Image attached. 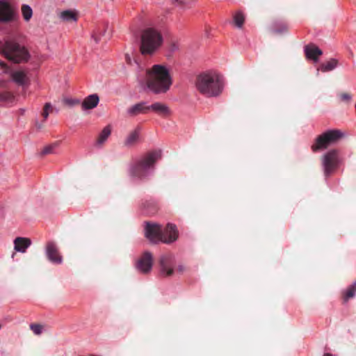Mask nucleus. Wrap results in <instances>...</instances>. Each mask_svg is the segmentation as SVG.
I'll return each mask as SVG.
<instances>
[{"label": "nucleus", "mask_w": 356, "mask_h": 356, "mask_svg": "<svg viewBox=\"0 0 356 356\" xmlns=\"http://www.w3.org/2000/svg\"><path fill=\"white\" fill-rule=\"evenodd\" d=\"M46 252L48 259L53 263L60 264L62 262V257L58 252L56 245L53 241L47 243Z\"/></svg>", "instance_id": "12"}, {"label": "nucleus", "mask_w": 356, "mask_h": 356, "mask_svg": "<svg viewBox=\"0 0 356 356\" xmlns=\"http://www.w3.org/2000/svg\"><path fill=\"white\" fill-rule=\"evenodd\" d=\"M30 329L35 335H40L43 332L44 326L38 323H31Z\"/></svg>", "instance_id": "26"}, {"label": "nucleus", "mask_w": 356, "mask_h": 356, "mask_svg": "<svg viewBox=\"0 0 356 356\" xmlns=\"http://www.w3.org/2000/svg\"><path fill=\"white\" fill-rule=\"evenodd\" d=\"M305 53L307 58L317 61L322 55V51L315 44H309L305 47Z\"/></svg>", "instance_id": "13"}, {"label": "nucleus", "mask_w": 356, "mask_h": 356, "mask_svg": "<svg viewBox=\"0 0 356 356\" xmlns=\"http://www.w3.org/2000/svg\"><path fill=\"white\" fill-rule=\"evenodd\" d=\"M92 37H93L95 42L97 43L99 42V38L98 37L95 36V35H93Z\"/></svg>", "instance_id": "35"}, {"label": "nucleus", "mask_w": 356, "mask_h": 356, "mask_svg": "<svg viewBox=\"0 0 356 356\" xmlns=\"http://www.w3.org/2000/svg\"><path fill=\"white\" fill-rule=\"evenodd\" d=\"M338 61L336 59L332 58L325 63L321 65L320 68L322 72H328L334 70L337 65Z\"/></svg>", "instance_id": "21"}, {"label": "nucleus", "mask_w": 356, "mask_h": 356, "mask_svg": "<svg viewBox=\"0 0 356 356\" xmlns=\"http://www.w3.org/2000/svg\"><path fill=\"white\" fill-rule=\"evenodd\" d=\"M175 264V258L172 254H166L162 255L159 259L161 275L165 277H170L173 275L174 272L182 274L186 270V267L184 265L179 264L176 268H174Z\"/></svg>", "instance_id": "8"}, {"label": "nucleus", "mask_w": 356, "mask_h": 356, "mask_svg": "<svg viewBox=\"0 0 356 356\" xmlns=\"http://www.w3.org/2000/svg\"><path fill=\"white\" fill-rule=\"evenodd\" d=\"M60 18L64 21L73 22L76 21V16L74 13L71 10H65L60 13Z\"/></svg>", "instance_id": "22"}, {"label": "nucleus", "mask_w": 356, "mask_h": 356, "mask_svg": "<svg viewBox=\"0 0 356 356\" xmlns=\"http://www.w3.org/2000/svg\"><path fill=\"white\" fill-rule=\"evenodd\" d=\"M58 145L59 143L56 142L44 147L40 152L41 155L44 156L53 153L54 150L58 146Z\"/></svg>", "instance_id": "25"}, {"label": "nucleus", "mask_w": 356, "mask_h": 356, "mask_svg": "<svg viewBox=\"0 0 356 356\" xmlns=\"http://www.w3.org/2000/svg\"><path fill=\"white\" fill-rule=\"evenodd\" d=\"M21 10L24 20L26 22L29 21L33 15V10L28 5L24 4L22 5Z\"/></svg>", "instance_id": "23"}, {"label": "nucleus", "mask_w": 356, "mask_h": 356, "mask_svg": "<svg viewBox=\"0 0 356 356\" xmlns=\"http://www.w3.org/2000/svg\"><path fill=\"white\" fill-rule=\"evenodd\" d=\"M145 236L152 243L163 242L169 244L178 238V231L176 226L171 223H168L165 229H163L159 224L147 222Z\"/></svg>", "instance_id": "2"}, {"label": "nucleus", "mask_w": 356, "mask_h": 356, "mask_svg": "<svg viewBox=\"0 0 356 356\" xmlns=\"http://www.w3.org/2000/svg\"><path fill=\"white\" fill-rule=\"evenodd\" d=\"M146 83L147 88L154 93H165L170 89L172 80L165 67L154 65L147 70Z\"/></svg>", "instance_id": "1"}, {"label": "nucleus", "mask_w": 356, "mask_h": 356, "mask_svg": "<svg viewBox=\"0 0 356 356\" xmlns=\"http://www.w3.org/2000/svg\"><path fill=\"white\" fill-rule=\"evenodd\" d=\"M63 103L65 105L69 107H73L74 106L80 104V101L77 99L65 98L63 99Z\"/></svg>", "instance_id": "28"}, {"label": "nucleus", "mask_w": 356, "mask_h": 356, "mask_svg": "<svg viewBox=\"0 0 356 356\" xmlns=\"http://www.w3.org/2000/svg\"><path fill=\"white\" fill-rule=\"evenodd\" d=\"M153 265L152 254L148 251L143 252L136 262V270L143 274L149 273Z\"/></svg>", "instance_id": "10"}, {"label": "nucleus", "mask_w": 356, "mask_h": 356, "mask_svg": "<svg viewBox=\"0 0 356 356\" xmlns=\"http://www.w3.org/2000/svg\"><path fill=\"white\" fill-rule=\"evenodd\" d=\"M197 90L206 97H216L222 90L220 76L216 73L203 72L197 76L195 81Z\"/></svg>", "instance_id": "3"}, {"label": "nucleus", "mask_w": 356, "mask_h": 356, "mask_svg": "<svg viewBox=\"0 0 356 356\" xmlns=\"http://www.w3.org/2000/svg\"><path fill=\"white\" fill-rule=\"evenodd\" d=\"M356 291H346L342 294V299L343 302H348L350 299L353 298L356 295Z\"/></svg>", "instance_id": "29"}, {"label": "nucleus", "mask_w": 356, "mask_h": 356, "mask_svg": "<svg viewBox=\"0 0 356 356\" xmlns=\"http://www.w3.org/2000/svg\"><path fill=\"white\" fill-rule=\"evenodd\" d=\"M161 156V151H153L136 160L130 168V175L140 179H145Z\"/></svg>", "instance_id": "5"}, {"label": "nucleus", "mask_w": 356, "mask_h": 356, "mask_svg": "<svg viewBox=\"0 0 356 356\" xmlns=\"http://www.w3.org/2000/svg\"><path fill=\"white\" fill-rule=\"evenodd\" d=\"M13 19L14 11L10 5L3 0H0V22H9Z\"/></svg>", "instance_id": "11"}, {"label": "nucleus", "mask_w": 356, "mask_h": 356, "mask_svg": "<svg viewBox=\"0 0 356 356\" xmlns=\"http://www.w3.org/2000/svg\"><path fill=\"white\" fill-rule=\"evenodd\" d=\"M179 4H184L186 3V0H177Z\"/></svg>", "instance_id": "34"}, {"label": "nucleus", "mask_w": 356, "mask_h": 356, "mask_svg": "<svg viewBox=\"0 0 356 356\" xmlns=\"http://www.w3.org/2000/svg\"><path fill=\"white\" fill-rule=\"evenodd\" d=\"M338 152L332 149L327 152L322 158L324 174L328 177L337 167L339 158Z\"/></svg>", "instance_id": "9"}, {"label": "nucleus", "mask_w": 356, "mask_h": 356, "mask_svg": "<svg viewBox=\"0 0 356 356\" xmlns=\"http://www.w3.org/2000/svg\"><path fill=\"white\" fill-rule=\"evenodd\" d=\"M1 49L4 56L15 63H26L30 58L28 50L13 40H6Z\"/></svg>", "instance_id": "6"}, {"label": "nucleus", "mask_w": 356, "mask_h": 356, "mask_svg": "<svg viewBox=\"0 0 356 356\" xmlns=\"http://www.w3.org/2000/svg\"><path fill=\"white\" fill-rule=\"evenodd\" d=\"M273 32H274L275 33H279V31H277V30L273 31Z\"/></svg>", "instance_id": "37"}, {"label": "nucleus", "mask_w": 356, "mask_h": 356, "mask_svg": "<svg viewBox=\"0 0 356 356\" xmlns=\"http://www.w3.org/2000/svg\"><path fill=\"white\" fill-rule=\"evenodd\" d=\"M139 138V129H136L129 133L124 140V145L127 147H132L136 145Z\"/></svg>", "instance_id": "20"}, {"label": "nucleus", "mask_w": 356, "mask_h": 356, "mask_svg": "<svg viewBox=\"0 0 356 356\" xmlns=\"http://www.w3.org/2000/svg\"><path fill=\"white\" fill-rule=\"evenodd\" d=\"M99 101V99L97 95H90L84 99L81 103V107L83 110L92 109L97 106Z\"/></svg>", "instance_id": "18"}, {"label": "nucleus", "mask_w": 356, "mask_h": 356, "mask_svg": "<svg viewBox=\"0 0 356 356\" xmlns=\"http://www.w3.org/2000/svg\"><path fill=\"white\" fill-rule=\"evenodd\" d=\"M234 23L238 27H241L244 22V16L243 15L238 12L236 13L234 17Z\"/></svg>", "instance_id": "27"}, {"label": "nucleus", "mask_w": 356, "mask_h": 356, "mask_svg": "<svg viewBox=\"0 0 356 356\" xmlns=\"http://www.w3.org/2000/svg\"><path fill=\"white\" fill-rule=\"evenodd\" d=\"M31 244V241L28 238L17 237L14 241L15 250L17 252H25Z\"/></svg>", "instance_id": "17"}, {"label": "nucleus", "mask_w": 356, "mask_h": 356, "mask_svg": "<svg viewBox=\"0 0 356 356\" xmlns=\"http://www.w3.org/2000/svg\"><path fill=\"white\" fill-rule=\"evenodd\" d=\"M51 104L50 103H46L44 106L43 111H42V115L43 116L44 120H46L48 118L49 113V110L51 109Z\"/></svg>", "instance_id": "31"}, {"label": "nucleus", "mask_w": 356, "mask_h": 356, "mask_svg": "<svg viewBox=\"0 0 356 356\" xmlns=\"http://www.w3.org/2000/svg\"><path fill=\"white\" fill-rule=\"evenodd\" d=\"M149 110H152L163 118L169 116L171 113L169 107L161 102H155L150 105Z\"/></svg>", "instance_id": "14"}, {"label": "nucleus", "mask_w": 356, "mask_h": 356, "mask_svg": "<svg viewBox=\"0 0 356 356\" xmlns=\"http://www.w3.org/2000/svg\"><path fill=\"white\" fill-rule=\"evenodd\" d=\"M347 289H356V280Z\"/></svg>", "instance_id": "32"}, {"label": "nucleus", "mask_w": 356, "mask_h": 356, "mask_svg": "<svg viewBox=\"0 0 356 356\" xmlns=\"http://www.w3.org/2000/svg\"><path fill=\"white\" fill-rule=\"evenodd\" d=\"M323 356H333L331 353H325Z\"/></svg>", "instance_id": "36"}, {"label": "nucleus", "mask_w": 356, "mask_h": 356, "mask_svg": "<svg viewBox=\"0 0 356 356\" xmlns=\"http://www.w3.org/2000/svg\"><path fill=\"white\" fill-rule=\"evenodd\" d=\"M14 95L10 92H0V102L4 103H11L14 100Z\"/></svg>", "instance_id": "24"}, {"label": "nucleus", "mask_w": 356, "mask_h": 356, "mask_svg": "<svg viewBox=\"0 0 356 356\" xmlns=\"http://www.w3.org/2000/svg\"><path fill=\"white\" fill-rule=\"evenodd\" d=\"M161 32L154 28H147L140 34V51L143 55H152L163 44Z\"/></svg>", "instance_id": "4"}, {"label": "nucleus", "mask_w": 356, "mask_h": 356, "mask_svg": "<svg viewBox=\"0 0 356 356\" xmlns=\"http://www.w3.org/2000/svg\"><path fill=\"white\" fill-rule=\"evenodd\" d=\"M149 111V106H147L145 102H140L131 106L128 109V113L131 116H135L140 113H147Z\"/></svg>", "instance_id": "16"}, {"label": "nucleus", "mask_w": 356, "mask_h": 356, "mask_svg": "<svg viewBox=\"0 0 356 356\" xmlns=\"http://www.w3.org/2000/svg\"><path fill=\"white\" fill-rule=\"evenodd\" d=\"M11 78L15 83L21 86H25L29 82V79L26 74L22 70H17L12 72Z\"/></svg>", "instance_id": "15"}, {"label": "nucleus", "mask_w": 356, "mask_h": 356, "mask_svg": "<svg viewBox=\"0 0 356 356\" xmlns=\"http://www.w3.org/2000/svg\"><path fill=\"white\" fill-rule=\"evenodd\" d=\"M126 60H127V63L131 64V58L127 54L126 55Z\"/></svg>", "instance_id": "33"}, {"label": "nucleus", "mask_w": 356, "mask_h": 356, "mask_svg": "<svg viewBox=\"0 0 356 356\" xmlns=\"http://www.w3.org/2000/svg\"><path fill=\"white\" fill-rule=\"evenodd\" d=\"M112 131V127L111 124L106 125L99 133L96 140V145L102 147L111 136Z\"/></svg>", "instance_id": "19"}, {"label": "nucleus", "mask_w": 356, "mask_h": 356, "mask_svg": "<svg viewBox=\"0 0 356 356\" xmlns=\"http://www.w3.org/2000/svg\"><path fill=\"white\" fill-rule=\"evenodd\" d=\"M343 136L339 129L327 130L318 135L311 146L313 152H317L327 149L330 145L337 143Z\"/></svg>", "instance_id": "7"}, {"label": "nucleus", "mask_w": 356, "mask_h": 356, "mask_svg": "<svg viewBox=\"0 0 356 356\" xmlns=\"http://www.w3.org/2000/svg\"><path fill=\"white\" fill-rule=\"evenodd\" d=\"M339 97L341 101L346 102H349L352 99L351 95L348 92H341L339 94Z\"/></svg>", "instance_id": "30"}]
</instances>
